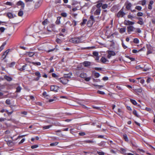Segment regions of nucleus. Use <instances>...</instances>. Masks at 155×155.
Masks as SVG:
<instances>
[{
    "instance_id": "48",
    "label": "nucleus",
    "mask_w": 155,
    "mask_h": 155,
    "mask_svg": "<svg viewBox=\"0 0 155 155\" xmlns=\"http://www.w3.org/2000/svg\"><path fill=\"white\" fill-rule=\"evenodd\" d=\"M116 88L118 90H123L122 88L120 87V85H117L116 86Z\"/></svg>"
},
{
    "instance_id": "50",
    "label": "nucleus",
    "mask_w": 155,
    "mask_h": 155,
    "mask_svg": "<svg viewBox=\"0 0 155 155\" xmlns=\"http://www.w3.org/2000/svg\"><path fill=\"white\" fill-rule=\"evenodd\" d=\"M26 65H24L22 66V67L20 68L19 70L20 71H22L25 70V67L26 66Z\"/></svg>"
},
{
    "instance_id": "3",
    "label": "nucleus",
    "mask_w": 155,
    "mask_h": 155,
    "mask_svg": "<svg viewBox=\"0 0 155 155\" xmlns=\"http://www.w3.org/2000/svg\"><path fill=\"white\" fill-rule=\"evenodd\" d=\"M58 80L63 84H67L68 81V79L64 77L58 79Z\"/></svg>"
},
{
    "instance_id": "22",
    "label": "nucleus",
    "mask_w": 155,
    "mask_h": 155,
    "mask_svg": "<svg viewBox=\"0 0 155 155\" xmlns=\"http://www.w3.org/2000/svg\"><path fill=\"white\" fill-rule=\"evenodd\" d=\"M41 5V3L39 2H37L35 5V7L36 8H38Z\"/></svg>"
},
{
    "instance_id": "7",
    "label": "nucleus",
    "mask_w": 155,
    "mask_h": 155,
    "mask_svg": "<svg viewBox=\"0 0 155 155\" xmlns=\"http://www.w3.org/2000/svg\"><path fill=\"white\" fill-rule=\"evenodd\" d=\"M147 48L148 49L147 54H148L152 53L153 51V48L150 45H148Z\"/></svg>"
},
{
    "instance_id": "36",
    "label": "nucleus",
    "mask_w": 155,
    "mask_h": 155,
    "mask_svg": "<svg viewBox=\"0 0 155 155\" xmlns=\"http://www.w3.org/2000/svg\"><path fill=\"white\" fill-rule=\"evenodd\" d=\"M35 75L36 76H37L38 77H41V75L39 71H37L35 73Z\"/></svg>"
},
{
    "instance_id": "30",
    "label": "nucleus",
    "mask_w": 155,
    "mask_h": 155,
    "mask_svg": "<svg viewBox=\"0 0 155 155\" xmlns=\"http://www.w3.org/2000/svg\"><path fill=\"white\" fill-rule=\"evenodd\" d=\"M134 42L136 44H138L139 43V41L137 38H135L134 40Z\"/></svg>"
},
{
    "instance_id": "13",
    "label": "nucleus",
    "mask_w": 155,
    "mask_h": 155,
    "mask_svg": "<svg viewBox=\"0 0 155 155\" xmlns=\"http://www.w3.org/2000/svg\"><path fill=\"white\" fill-rule=\"evenodd\" d=\"M101 61L104 63H105L107 62H108V61L105 57H102L101 59Z\"/></svg>"
},
{
    "instance_id": "37",
    "label": "nucleus",
    "mask_w": 155,
    "mask_h": 155,
    "mask_svg": "<svg viewBox=\"0 0 155 155\" xmlns=\"http://www.w3.org/2000/svg\"><path fill=\"white\" fill-rule=\"evenodd\" d=\"M43 95L45 98L47 99L48 98V97H49V95L47 94V93L46 92H44L43 93Z\"/></svg>"
},
{
    "instance_id": "14",
    "label": "nucleus",
    "mask_w": 155,
    "mask_h": 155,
    "mask_svg": "<svg viewBox=\"0 0 155 155\" xmlns=\"http://www.w3.org/2000/svg\"><path fill=\"white\" fill-rule=\"evenodd\" d=\"M147 2V1L146 0H143L140 1L139 2V4L141 5L142 6L145 5Z\"/></svg>"
},
{
    "instance_id": "47",
    "label": "nucleus",
    "mask_w": 155,
    "mask_h": 155,
    "mask_svg": "<svg viewBox=\"0 0 155 155\" xmlns=\"http://www.w3.org/2000/svg\"><path fill=\"white\" fill-rule=\"evenodd\" d=\"M58 143V142H56L55 143H51L50 145L51 146H54L57 145Z\"/></svg>"
},
{
    "instance_id": "25",
    "label": "nucleus",
    "mask_w": 155,
    "mask_h": 155,
    "mask_svg": "<svg viewBox=\"0 0 155 155\" xmlns=\"http://www.w3.org/2000/svg\"><path fill=\"white\" fill-rule=\"evenodd\" d=\"M71 74H64V77L66 78H71Z\"/></svg>"
},
{
    "instance_id": "12",
    "label": "nucleus",
    "mask_w": 155,
    "mask_h": 155,
    "mask_svg": "<svg viewBox=\"0 0 155 155\" xmlns=\"http://www.w3.org/2000/svg\"><path fill=\"white\" fill-rule=\"evenodd\" d=\"M17 5H21V7L23 8H24L25 4L23 2H22L21 1L18 2L17 3Z\"/></svg>"
},
{
    "instance_id": "52",
    "label": "nucleus",
    "mask_w": 155,
    "mask_h": 155,
    "mask_svg": "<svg viewBox=\"0 0 155 155\" xmlns=\"http://www.w3.org/2000/svg\"><path fill=\"white\" fill-rule=\"evenodd\" d=\"M93 55L95 57L98 56V53L97 52H93Z\"/></svg>"
},
{
    "instance_id": "58",
    "label": "nucleus",
    "mask_w": 155,
    "mask_h": 155,
    "mask_svg": "<svg viewBox=\"0 0 155 155\" xmlns=\"http://www.w3.org/2000/svg\"><path fill=\"white\" fill-rule=\"evenodd\" d=\"M26 135H21V136H19L18 137L16 138V140H17L18 139L20 138H21L23 137H24L25 136H26Z\"/></svg>"
},
{
    "instance_id": "29",
    "label": "nucleus",
    "mask_w": 155,
    "mask_h": 155,
    "mask_svg": "<svg viewBox=\"0 0 155 155\" xmlns=\"http://www.w3.org/2000/svg\"><path fill=\"white\" fill-rule=\"evenodd\" d=\"M80 77L84 78L86 77V74L84 73H81L80 75Z\"/></svg>"
},
{
    "instance_id": "4",
    "label": "nucleus",
    "mask_w": 155,
    "mask_h": 155,
    "mask_svg": "<svg viewBox=\"0 0 155 155\" xmlns=\"http://www.w3.org/2000/svg\"><path fill=\"white\" fill-rule=\"evenodd\" d=\"M125 15V13L124 12V10L121 9L118 13L117 16L118 17H122Z\"/></svg>"
},
{
    "instance_id": "34",
    "label": "nucleus",
    "mask_w": 155,
    "mask_h": 155,
    "mask_svg": "<svg viewBox=\"0 0 155 155\" xmlns=\"http://www.w3.org/2000/svg\"><path fill=\"white\" fill-rule=\"evenodd\" d=\"M23 14V12L22 11H19L18 13V15L19 16H22Z\"/></svg>"
},
{
    "instance_id": "40",
    "label": "nucleus",
    "mask_w": 155,
    "mask_h": 155,
    "mask_svg": "<svg viewBox=\"0 0 155 155\" xmlns=\"http://www.w3.org/2000/svg\"><path fill=\"white\" fill-rule=\"evenodd\" d=\"M123 137L125 140L126 141H128V138H127V135L126 134H125L123 135Z\"/></svg>"
},
{
    "instance_id": "21",
    "label": "nucleus",
    "mask_w": 155,
    "mask_h": 155,
    "mask_svg": "<svg viewBox=\"0 0 155 155\" xmlns=\"http://www.w3.org/2000/svg\"><path fill=\"white\" fill-rule=\"evenodd\" d=\"M130 100L131 102L134 105H137L138 106L139 105V104H138L137 103L135 100L133 99H130Z\"/></svg>"
},
{
    "instance_id": "57",
    "label": "nucleus",
    "mask_w": 155,
    "mask_h": 155,
    "mask_svg": "<svg viewBox=\"0 0 155 155\" xmlns=\"http://www.w3.org/2000/svg\"><path fill=\"white\" fill-rule=\"evenodd\" d=\"M25 138H23V139H22L21 140V141L19 142L18 144H20L21 143H23L25 141Z\"/></svg>"
},
{
    "instance_id": "27",
    "label": "nucleus",
    "mask_w": 155,
    "mask_h": 155,
    "mask_svg": "<svg viewBox=\"0 0 155 155\" xmlns=\"http://www.w3.org/2000/svg\"><path fill=\"white\" fill-rule=\"evenodd\" d=\"M133 113L136 117H139V115L137 114V112L136 110H134L133 111Z\"/></svg>"
},
{
    "instance_id": "46",
    "label": "nucleus",
    "mask_w": 155,
    "mask_h": 155,
    "mask_svg": "<svg viewBox=\"0 0 155 155\" xmlns=\"http://www.w3.org/2000/svg\"><path fill=\"white\" fill-rule=\"evenodd\" d=\"M9 50L8 49V50H7L5 51L4 53L3 54L4 55H5V56L6 57V55H7V54L9 52Z\"/></svg>"
},
{
    "instance_id": "63",
    "label": "nucleus",
    "mask_w": 155,
    "mask_h": 155,
    "mask_svg": "<svg viewBox=\"0 0 155 155\" xmlns=\"http://www.w3.org/2000/svg\"><path fill=\"white\" fill-rule=\"evenodd\" d=\"M56 41L58 43H60L61 42V40L59 38L57 39H56Z\"/></svg>"
},
{
    "instance_id": "17",
    "label": "nucleus",
    "mask_w": 155,
    "mask_h": 155,
    "mask_svg": "<svg viewBox=\"0 0 155 155\" xmlns=\"http://www.w3.org/2000/svg\"><path fill=\"white\" fill-rule=\"evenodd\" d=\"M117 113L120 116H121L123 114V112L120 109H118V111Z\"/></svg>"
},
{
    "instance_id": "38",
    "label": "nucleus",
    "mask_w": 155,
    "mask_h": 155,
    "mask_svg": "<svg viewBox=\"0 0 155 155\" xmlns=\"http://www.w3.org/2000/svg\"><path fill=\"white\" fill-rule=\"evenodd\" d=\"M94 75L95 78H97L100 76V74L99 73H98L95 72L94 73Z\"/></svg>"
},
{
    "instance_id": "56",
    "label": "nucleus",
    "mask_w": 155,
    "mask_h": 155,
    "mask_svg": "<svg viewBox=\"0 0 155 155\" xmlns=\"http://www.w3.org/2000/svg\"><path fill=\"white\" fill-rule=\"evenodd\" d=\"M97 153L98 154L100 155H104V153L103 152L97 151Z\"/></svg>"
},
{
    "instance_id": "64",
    "label": "nucleus",
    "mask_w": 155,
    "mask_h": 155,
    "mask_svg": "<svg viewBox=\"0 0 155 155\" xmlns=\"http://www.w3.org/2000/svg\"><path fill=\"white\" fill-rule=\"evenodd\" d=\"M90 19L91 20L94 21V17L93 15H91L90 16Z\"/></svg>"
},
{
    "instance_id": "62",
    "label": "nucleus",
    "mask_w": 155,
    "mask_h": 155,
    "mask_svg": "<svg viewBox=\"0 0 155 155\" xmlns=\"http://www.w3.org/2000/svg\"><path fill=\"white\" fill-rule=\"evenodd\" d=\"M5 30V28L4 27H1L0 28V30L1 32H3Z\"/></svg>"
},
{
    "instance_id": "31",
    "label": "nucleus",
    "mask_w": 155,
    "mask_h": 155,
    "mask_svg": "<svg viewBox=\"0 0 155 155\" xmlns=\"http://www.w3.org/2000/svg\"><path fill=\"white\" fill-rule=\"evenodd\" d=\"M21 89V88L20 86H18L16 88V92H19Z\"/></svg>"
},
{
    "instance_id": "55",
    "label": "nucleus",
    "mask_w": 155,
    "mask_h": 155,
    "mask_svg": "<svg viewBox=\"0 0 155 155\" xmlns=\"http://www.w3.org/2000/svg\"><path fill=\"white\" fill-rule=\"evenodd\" d=\"M122 45L124 49H126L127 48V46L125 45L123 41H122Z\"/></svg>"
},
{
    "instance_id": "24",
    "label": "nucleus",
    "mask_w": 155,
    "mask_h": 155,
    "mask_svg": "<svg viewBox=\"0 0 155 155\" xmlns=\"http://www.w3.org/2000/svg\"><path fill=\"white\" fill-rule=\"evenodd\" d=\"M153 81V80L151 78L148 77L147 80V83H150Z\"/></svg>"
},
{
    "instance_id": "33",
    "label": "nucleus",
    "mask_w": 155,
    "mask_h": 155,
    "mask_svg": "<svg viewBox=\"0 0 155 155\" xmlns=\"http://www.w3.org/2000/svg\"><path fill=\"white\" fill-rule=\"evenodd\" d=\"M108 7V5L107 4H102V8L104 9L107 8Z\"/></svg>"
},
{
    "instance_id": "20",
    "label": "nucleus",
    "mask_w": 155,
    "mask_h": 155,
    "mask_svg": "<svg viewBox=\"0 0 155 155\" xmlns=\"http://www.w3.org/2000/svg\"><path fill=\"white\" fill-rule=\"evenodd\" d=\"M85 67L88 66L90 65V63L88 61H85L83 63Z\"/></svg>"
},
{
    "instance_id": "53",
    "label": "nucleus",
    "mask_w": 155,
    "mask_h": 155,
    "mask_svg": "<svg viewBox=\"0 0 155 155\" xmlns=\"http://www.w3.org/2000/svg\"><path fill=\"white\" fill-rule=\"evenodd\" d=\"M143 13L141 12H138L137 13V15L138 16H142L143 15Z\"/></svg>"
},
{
    "instance_id": "61",
    "label": "nucleus",
    "mask_w": 155,
    "mask_h": 155,
    "mask_svg": "<svg viewBox=\"0 0 155 155\" xmlns=\"http://www.w3.org/2000/svg\"><path fill=\"white\" fill-rule=\"evenodd\" d=\"M61 15L64 17H66L67 16V14L66 13H62L61 14Z\"/></svg>"
},
{
    "instance_id": "18",
    "label": "nucleus",
    "mask_w": 155,
    "mask_h": 155,
    "mask_svg": "<svg viewBox=\"0 0 155 155\" xmlns=\"http://www.w3.org/2000/svg\"><path fill=\"white\" fill-rule=\"evenodd\" d=\"M4 78H5L7 81H12V78L8 76L7 75H5L4 76Z\"/></svg>"
},
{
    "instance_id": "51",
    "label": "nucleus",
    "mask_w": 155,
    "mask_h": 155,
    "mask_svg": "<svg viewBox=\"0 0 155 155\" xmlns=\"http://www.w3.org/2000/svg\"><path fill=\"white\" fill-rule=\"evenodd\" d=\"M33 64L35 65H40L41 64L40 62H33Z\"/></svg>"
},
{
    "instance_id": "32",
    "label": "nucleus",
    "mask_w": 155,
    "mask_h": 155,
    "mask_svg": "<svg viewBox=\"0 0 155 155\" xmlns=\"http://www.w3.org/2000/svg\"><path fill=\"white\" fill-rule=\"evenodd\" d=\"M87 20L86 19H84L83 20V21L81 23V25H84L85 24H86V22H87Z\"/></svg>"
},
{
    "instance_id": "23",
    "label": "nucleus",
    "mask_w": 155,
    "mask_h": 155,
    "mask_svg": "<svg viewBox=\"0 0 155 155\" xmlns=\"http://www.w3.org/2000/svg\"><path fill=\"white\" fill-rule=\"evenodd\" d=\"M126 28H122L120 29V32L121 33H123L124 32H125L126 31Z\"/></svg>"
},
{
    "instance_id": "5",
    "label": "nucleus",
    "mask_w": 155,
    "mask_h": 155,
    "mask_svg": "<svg viewBox=\"0 0 155 155\" xmlns=\"http://www.w3.org/2000/svg\"><path fill=\"white\" fill-rule=\"evenodd\" d=\"M128 33L130 34L132 31H134L135 28L133 26H129L127 27Z\"/></svg>"
},
{
    "instance_id": "35",
    "label": "nucleus",
    "mask_w": 155,
    "mask_h": 155,
    "mask_svg": "<svg viewBox=\"0 0 155 155\" xmlns=\"http://www.w3.org/2000/svg\"><path fill=\"white\" fill-rule=\"evenodd\" d=\"M27 54L29 56V57H32L33 56L34 54L35 53L34 52H28Z\"/></svg>"
},
{
    "instance_id": "44",
    "label": "nucleus",
    "mask_w": 155,
    "mask_h": 155,
    "mask_svg": "<svg viewBox=\"0 0 155 155\" xmlns=\"http://www.w3.org/2000/svg\"><path fill=\"white\" fill-rule=\"evenodd\" d=\"M135 8L136 9L139 11H140L142 9L141 7L140 6H136L135 7Z\"/></svg>"
},
{
    "instance_id": "45",
    "label": "nucleus",
    "mask_w": 155,
    "mask_h": 155,
    "mask_svg": "<svg viewBox=\"0 0 155 155\" xmlns=\"http://www.w3.org/2000/svg\"><path fill=\"white\" fill-rule=\"evenodd\" d=\"M48 20L46 19H45L44 21L42 22V24L44 25H45L47 24L48 23Z\"/></svg>"
},
{
    "instance_id": "15",
    "label": "nucleus",
    "mask_w": 155,
    "mask_h": 155,
    "mask_svg": "<svg viewBox=\"0 0 155 155\" xmlns=\"http://www.w3.org/2000/svg\"><path fill=\"white\" fill-rule=\"evenodd\" d=\"M153 2L151 0L150 1L149 4L148 5V8L149 9H152V5L153 4Z\"/></svg>"
},
{
    "instance_id": "60",
    "label": "nucleus",
    "mask_w": 155,
    "mask_h": 155,
    "mask_svg": "<svg viewBox=\"0 0 155 155\" xmlns=\"http://www.w3.org/2000/svg\"><path fill=\"white\" fill-rule=\"evenodd\" d=\"M137 152H140V151H141V152H142L143 153H144V151L142 149H138L137 150Z\"/></svg>"
},
{
    "instance_id": "26",
    "label": "nucleus",
    "mask_w": 155,
    "mask_h": 155,
    "mask_svg": "<svg viewBox=\"0 0 155 155\" xmlns=\"http://www.w3.org/2000/svg\"><path fill=\"white\" fill-rule=\"evenodd\" d=\"M57 100V98L56 97H54L53 98L49 100L48 102H52L53 101H55Z\"/></svg>"
},
{
    "instance_id": "11",
    "label": "nucleus",
    "mask_w": 155,
    "mask_h": 155,
    "mask_svg": "<svg viewBox=\"0 0 155 155\" xmlns=\"http://www.w3.org/2000/svg\"><path fill=\"white\" fill-rule=\"evenodd\" d=\"M51 91L54 92H57L58 91V87L55 86H52L51 87Z\"/></svg>"
},
{
    "instance_id": "10",
    "label": "nucleus",
    "mask_w": 155,
    "mask_h": 155,
    "mask_svg": "<svg viewBox=\"0 0 155 155\" xmlns=\"http://www.w3.org/2000/svg\"><path fill=\"white\" fill-rule=\"evenodd\" d=\"M103 0H101V1H99L97 2V4L94 6H95L97 8H101V7L102 6V4L101 3V2H102Z\"/></svg>"
},
{
    "instance_id": "59",
    "label": "nucleus",
    "mask_w": 155,
    "mask_h": 155,
    "mask_svg": "<svg viewBox=\"0 0 155 155\" xmlns=\"http://www.w3.org/2000/svg\"><path fill=\"white\" fill-rule=\"evenodd\" d=\"M97 93L102 94H105V93L104 92L100 91H97Z\"/></svg>"
},
{
    "instance_id": "49",
    "label": "nucleus",
    "mask_w": 155,
    "mask_h": 155,
    "mask_svg": "<svg viewBox=\"0 0 155 155\" xmlns=\"http://www.w3.org/2000/svg\"><path fill=\"white\" fill-rule=\"evenodd\" d=\"M7 144H8V146H9L10 147H12L13 146V143L10 141H8L7 142Z\"/></svg>"
},
{
    "instance_id": "39",
    "label": "nucleus",
    "mask_w": 155,
    "mask_h": 155,
    "mask_svg": "<svg viewBox=\"0 0 155 155\" xmlns=\"http://www.w3.org/2000/svg\"><path fill=\"white\" fill-rule=\"evenodd\" d=\"M60 18H58L57 19L56 21V24L59 25L61 21H60Z\"/></svg>"
},
{
    "instance_id": "28",
    "label": "nucleus",
    "mask_w": 155,
    "mask_h": 155,
    "mask_svg": "<svg viewBox=\"0 0 155 155\" xmlns=\"http://www.w3.org/2000/svg\"><path fill=\"white\" fill-rule=\"evenodd\" d=\"M143 48H142L141 49H140V50H138V51H137L136 50H135V49H134L132 50V52L133 53H137V52L140 51H141L142 50H143Z\"/></svg>"
},
{
    "instance_id": "54",
    "label": "nucleus",
    "mask_w": 155,
    "mask_h": 155,
    "mask_svg": "<svg viewBox=\"0 0 155 155\" xmlns=\"http://www.w3.org/2000/svg\"><path fill=\"white\" fill-rule=\"evenodd\" d=\"M85 134H85V133L83 132H80L79 133V135L80 136H84V135H85Z\"/></svg>"
},
{
    "instance_id": "42",
    "label": "nucleus",
    "mask_w": 155,
    "mask_h": 155,
    "mask_svg": "<svg viewBox=\"0 0 155 155\" xmlns=\"http://www.w3.org/2000/svg\"><path fill=\"white\" fill-rule=\"evenodd\" d=\"M5 43H3L0 47V52L4 49V46H5Z\"/></svg>"
},
{
    "instance_id": "16",
    "label": "nucleus",
    "mask_w": 155,
    "mask_h": 155,
    "mask_svg": "<svg viewBox=\"0 0 155 155\" xmlns=\"http://www.w3.org/2000/svg\"><path fill=\"white\" fill-rule=\"evenodd\" d=\"M139 21L137 22V23L140 25H142L143 24V20L142 18H138Z\"/></svg>"
},
{
    "instance_id": "8",
    "label": "nucleus",
    "mask_w": 155,
    "mask_h": 155,
    "mask_svg": "<svg viewBox=\"0 0 155 155\" xmlns=\"http://www.w3.org/2000/svg\"><path fill=\"white\" fill-rule=\"evenodd\" d=\"M108 54L107 56V57L109 59H110L112 56H114L115 55V52L112 51H108Z\"/></svg>"
},
{
    "instance_id": "2",
    "label": "nucleus",
    "mask_w": 155,
    "mask_h": 155,
    "mask_svg": "<svg viewBox=\"0 0 155 155\" xmlns=\"http://www.w3.org/2000/svg\"><path fill=\"white\" fill-rule=\"evenodd\" d=\"M70 41L74 43H79L82 42L81 38H73L70 40Z\"/></svg>"
},
{
    "instance_id": "9",
    "label": "nucleus",
    "mask_w": 155,
    "mask_h": 155,
    "mask_svg": "<svg viewBox=\"0 0 155 155\" xmlns=\"http://www.w3.org/2000/svg\"><path fill=\"white\" fill-rule=\"evenodd\" d=\"M125 5L126 8L128 10L130 9V8L132 6L131 3L127 1L125 3Z\"/></svg>"
},
{
    "instance_id": "1",
    "label": "nucleus",
    "mask_w": 155,
    "mask_h": 155,
    "mask_svg": "<svg viewBox=\"0 0 155 155\" xmlns=\"http://www.w3.org/2000/svg\"><path fill=\"white\" fill-rule=\"evenodd\" d=\"M101 11V8H97L95 6H93L92 8L90 13L94 15H100Z\"/></svg>"
},
{
    "instance_id": "41",
    "label": "nucleus",
    "mask_w": 155,
    "mask_h": 155,
    "mask_svg": "<svg viewBox=\"0 0 155 155\" xmlns=\"http://www.w3.org/2000/svg\"><path fill=\"white\" fill-rule=\"evenodd\" d=\"M51 127V125H48L47 126H44L43 127V129L44 130H46L48 129Z\"/></svg>"
},
{
    "instance_id": "19",
    "label": "nucleus",
    "mask_w": 155,
    "mask_h": 155,
    "mask_svg": "<svg viewBox=\"0 0 155 155\" xmlns=\"http://www.w3.org/2000/svg\"><path fill=\"white\" fill-rule=\"evenodd\" d=\"M7 16L9 18H12L14 17L13 15L11 13H8L7 14Z\"/></svg>"
},
{
    "instance_id": "43",
    "label": "nucleus",
    "mask_w": 155,
    "mask_h": 155,
    "mask_svg": "<svg viewBox=\"0 0 155 155\" xmlns=\"http://www.w3.org/2000/svg\"><path fill=\"white\" fill-rule=\"evenodd\" d=\"M85 143H93L94 142H96L95 141H94L93 140H86L85 141Z\"/></svg>"
},
{
    "instance_id": "6",
    "label": "nucleus",
    "mask_w": 155,
    "mask_h": 155,
    "mask_svg": "<svg viewBox=\"0 0 155 155\" xmlns=\"http://www.w3.org/2000/svg\"><path fill=\"white\" fill-rule=\"evenodd\" d=\"M124 23L125 25H127L132 26V25H134L135 23L129 20H125L124 21Z\"/></svg>"
}]
</instances>
